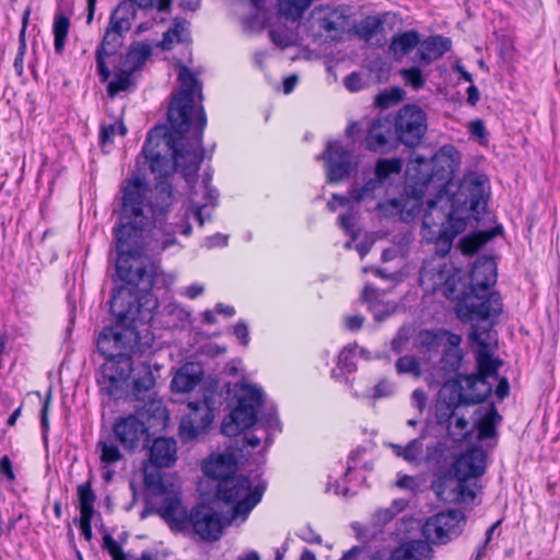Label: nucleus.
Listing matches in <instances>:
<instances>
[{
  "label": "nucleus",
  "mask_w": 560,
  "mask_h": 560,
  "mask_svg": "<svg viewBox=\"0 0 560 560\" xmlns=\"http://www.w3.org/2000/svg\"><path fill=\"white\" fill-rule=\"evenodd\" d=\"M135 83L133 74L124 68H120L114 79L107 85V93L110 97H115L118 93L127 91Z\"/></svg>",
  "instance_id": "obj_45"
},
{
  "label": "nucleus",
  "mask_w": 560,
  "mask_h": 560,
  "mask_svg": "<svg viewBox=\"0 0 560 560\" xmlns=\"http://www.w3.org/2000/svg\"><path fill=\"white\" fill-rule=\"evenodd\" d=\"M343 83L347 90L350 92H358L364 86L361 75L357 72H352L347 75L343 80Z\"/></svg>",
  "instance_id": "obj_60"
},
{
  "label": "nucleus",
  "mask_w": 560,
  "mask_h": 560,
  "mask_svg": "<svg viewBox=\"0 0 560 560\" xmlns=\"http://www.w3.org/2000/svg\"><path fill=\"white\" fill-rule=\"evenodd\" d=\"M177 459V443L171 438L155 439L150 447V462L155 467H171Z\"/></svg>",
  "instance_id": "obj_27"
},
{
  "label": "nucleus",
  "mask_w": 560,
  "mask_h": 560,
  "mask_svg": "<svg viewBox=\"0 0 560 560\" xmlns=\"http://www.w3.org/2000/svg\"><path fill=\"white\" fill-rule=\"evenodd\" d=\"M456 279L454 267L446 261L445 256L438 254V257L424 262L419 281L424 291L435 292L443 289L444 295L450 298L455 290Z\"/></svg>",
  "instance_id": "obj_12"
},
{
  "label": "nucleus",
  "mask_w": 560,
  "mask_h": 560,
  "mask_svg": "<svg viewBox=\"0 0 560 560\" xmlns=\"http://www.w3.org/2000/svg\"><path fill=\"white\" fill-rule=\"evenodd\" d=\"M409 174L406 172V195L401 196L402 200V211H401V221L409 222L411 221L420 211L421 199L422 197L432 190L428 185L420 186L421 191H412L413 189L409 187Z\"/></svg>",
  "instance_id": "obj_31"
},
{
  "label": "nucleus",
  "mask_w": 560,
  "mask_h": 560,
  "mask_svg": "<svg viewBox=\"0 0 560 560\" xmlns=\"http://www.w3.org/2000/svg\"><path fill=\"white\" fill-rule=\"evenodd\" d=\"M269 35L272 43L281 48L295 45L298 42L296 32L293 28L282 25L273 26L270 30Z\"/></svg>",
  "instance_id": "obj_47"
},
{
  "label": "nucleus",
  "mask_w": 560,
  "mask_h": 560,
  "mask_svg": "<svg viewBox=\"0 0 560 560\" xmlns=\"http://www.w3.org/2000/svg\"><path fill=\"white\" fill-rule=\"evenodd\" d=\"M28 15H30V11L27 10L23 16V27L21 30L20 38H19L20 46H19V50H18V54L15 56L14 63H13V67L19 75H22L23 71H24L23 60H24V55L26 51L25 28H26Z\"/></svg>",
  "instance_id": "obj_54"
},
{
  "label": "nucleus",
  "mask_w": 560,
  "mask_h": 560,
  "mask_svg": "<svg viewBox=\"0 0 560 560\" xmlns=\"http://www.w3.org/2000/svg\"><path fill=\"white\" fill-rule=\"evenodd\" d=\"M395 366L398 374H411L416 378L422 374L419 360L413 355L400 357Z\"/></svg>",
  "instance_id": "obj_50"
},
{
  "label": "nucleus",
  "mask_w": 560,
  "mask_h": 560,
  "mask_svg": "<svg viewBox=\"0 0 560 560\" xmlns=\"http://www.w3.org/2000/svg\"><path fill=\"white\" fill-rule=\"evenodd\" d=\"M104 547L112 556L113 560H156L150 551L142 552L141 557L126 556L118 542L109 535L104 537Z\"/></svg>",
  "instance_id": "obj_44"
},
{
  "label": "nucleus",
  "mask_w": 560,
  "mask_h": 560,
  "mask_svg": "<svg viewBox=\"0 0 560 560\" xmlns=\"http://www.w3.org/2000/svg\"><path fill=\"white\" fill-rule=\"evenodd\" d=\"M128 2L141 9L156 8L159 11L163 12L168 10L172 0H129Z\"/></svg>",
  "instance_id": "obj_58"
},
{
  "label": "nucleus",
  "mask_w": 560,
  "mask_h": 560,
  "mask_svg": "<svg viewBox=\"0 0 560 560\" xmlns=\"http://www.w3.org/2000/svg\"><path fill=\"white\" fill-rule=\"evenodd\" d=\"M462 361L463 351L459 346H448L443 352L439 368L432 372L431 378L428 382L438 384L450 378L451 375L459 370Z\"/></svg>",
  "instance_id": "obj_23"
},
{
  "label": "nucleus",
  "mask_w": 560,
  "mask_h": 560,
  "mask_svg": "<svg viewBox=\"0 0 560 560\" xmlns=\"http://www.w3.org/2000/svg\"><path fill=\"white\" fill-rule=\"evenodd\" d=\"M311 3L312 0H279L278 7L281 15L295 22L308 9Z\"/></svg>",
  "instance_id": "obj_42"
},
{
  "label": "nucleus",
  "mask_w": 560,
  "mask_h": 560,
  "mask_svg": "<svg viewBox=\"0 0 560 560\" xmlns=\"http://www.w3.org/2000/svg\"><path fill=\"white\" fill-rule=\"evenodd\" d=\"M135 18L136 8L133 7V4L128 1H122L110 14L107 28L125 36V34L130 30Z\"/></svg>",
  "instance_id": "obj_32"
},
{
  "label": "nucleus",
  "mask_w": 560,
  "mask_h": 560,
  "mask_svg": "<svg viewBox=\"0 0 560 560\" xmlns=\"http://www.w3.org/2000/svg\"><path fill=\"white\" fill-rule=\"evenodd\" d=\"M230 513L221 515L209 505H198L190 511V527L205 541H217L222 536L224 527L240 522H230Z\"/></svg>",
  "instance_id": "obj_14"
},
{
  "label": "nucleus",
  "mask_w": 560,
  "mask_h": 560,
  "mask_svg": "<svg viewBox=\"0 0 560 560\" xmlns=\"http://www.w3.org/2000/svg\"><path fill=\"white\" fill-rule=\"evenodd\" d=\"M363 323L364 317L359 314L348 315L345 317V326L347 329L351 331L359 330L362 327Z\"/></svg>",
  "instance_id": "obj_63"
},
{
  "label": "nucleus",
  "mask_w": 560,
  "mask_h": 560,
  "mask_svg": "<svg viewBox=\"0 0 560 560\" xmlns=\"http://www.w3.org/2000/svg\"><path fill=\"white\" fill-rule=\"evenodd\" d=\"M124 37L117 32L106 27L101 45L97 47L95 57L97 71L103 82L109 79L110 71L105 65V57L113 56L121 47Z\"/></svg>",
  "instance_id": "obj_22"
},
{
  "label": "nucleus",
  "mask_w": 560,
  "mask_h": 560,
  "mask_svg": "<svg viewBox=\"0 0 560 560\" xmlns=\"http://www.w3.org/2000/svg\"><path fill=\"white\" fill-rule=\"evenodd\" d=\"M135 215L132 206L128 203L118 232L116 261V272L124 285L116 290L110 300V312L117 318V325L105 328L97 339V349L105 360L118 358L119 353L130 355L139 339L137 324L150 322L158 307V301L151 293L155 267L150 259L136 257L130 245Z\"/></svg>",
  "instance_id": "obj_2"
},
{
  "label": "nucleus",
  "mask_w": 560,
  "mask_h": 560,
  "mask_svg": "<svg viewBox=\"0 0 560 560\" xmlns=\"http://www.w3.org/2000/svg\"><path fill=\"white\" fill-rule=\"evenodd\" d=\"M497 264L491 257H482L475 262L470 272L471 294L456 306V314L463 322L471 323L468 340L476 345L477 359L481 369L493 370L492 348L497 336L492 330L493 318L502 311L501 298L489 289L497 282Z\"/></svg>",
  "instance_id": "obj_4"
},
{
  "label": "nucleus",
  "mask_w": 560,
  "mask_h": 560,
  "mask_svg": "<svg viewBox=\"0 0 560 560\" xmlns=\"http://www.w3.org/2000/svg\"><path fill=\"white\" fill-rule=\"evenodd\" d=\"M419 343L428 351H435L443 343H447L448 346H460L462 337L444 329L436 331L424 330L419 334Z\"/></svg>",
  "instance_id": "obj_33"
},
{
  "label": "nucleus",
  "mask_w": 560,
  "mask_h": 560,
  "mask_svg": "<svg viewBox=\"0 0 560 560\" xmlns=\"http://www.w3.org/2000/svg\"><path fill=\"white\" fill-rule=\"evenodd\" d=\"M131 372V355L119 353L118 358L105 360L97 378L101 390L115 399L122 398L129 388Z\"/></svg>",
  "instance_id": "obj_10"
},
{
  "label": "nucleus",
  "mask_w": 560,
  "mask_h": 560,
  "mask_svg": "<svg viewBox=\"0 0 560 560\" xmlns=\"http://www.w3.org/2000/svg\"><path fill=\"white\" fill-rule=\"evenodd\" d=\"M466 517L457 510H447L429 517L422 528L427 540L436 545H445L458 537L464 530Z\"/></svg>",
  "instance_id": "obj_11"
},
{
  "label": "nucleus",
  "mask_w": 560,
  "mask_h": 560,
  "mask_svg": "<svg viewBox=\"0 0 560 560\" xmlns=\"http://www.w3.org/2000/svg\"><path fill=\"white\" fill-rule=\"evenodd\" d=\"M180 90L174 96L168 108L171 132L165 126H156L147 136L142 155L160 180L154 190L139 175L127 180L122 187V201L119 222L115 229L116 250L118 252V232L122 226V217L129 203L135 210V229L129 241L135 256L149 259L175 244L174 231L165 232L155 228L158 217L167 211L173 200L167 177L178 171L190 184L197 174L203 158L202 133L207 125L203 107H196L201 101V83L190 70L179 67Z\"/></svg>",
  "instance_id": "obj_1"
},
{
  "label": "nucleus",
  "mask_w": 560,
  "mask_h": 560,
  "mask_svg": "<svg viewBox=\"0 0 560 560\" xmlns=\"http://www.w3.org/2000/svg\"><path fill=\"white\" fill-rule=\"evenodd\" d=\"M408 505L404 499L394 500L388 508H381L375 511L372 522L375 526H384L389 523L397 514L401 513Z\"/></svg>",
  "instance_id": "obj_41"
},
{
  "label": "nucleus",
  "mask_w": 560,
  "mask_h": 560,
  "mask_svg": "<svg viewBox=\"0 0 560 560\" xmlns=\"http://www.w3.org/2000/svg\"><path fill=\"white\" fill-rule=\"evenodd\" d=\"M376 209L384 218H396L398 217L401 220V211H402V200L401 197L396 199H390L387 201L378 202L376 205Z\"/></svg>",
  "instance_id": "obj_53"
},
{
  "label": "nucleus",
  "mask_w": 560,
  "mask_h": 560,
  "mask_svg": "<svg viewBox=\"0 0 560 560\" xmlns=\"http://www.w3.org/2000/svg\"><path fill=\"white\" fill-rule=\"evenodd\" d=\"M97 450L100 452L101 462L105 465L115 464L122 458L117 445L110 441H100L97 443Z\"/></svg>",
  "instance_id": "obj_48"
},
{
  "label": "nucleus",
  "mask_w": 560,
  "mask_h": 560,
  "mask_svg": "<svg viewBox=\"0 0 560 560\" xmlns=\"http://www.w3.org/2000/svg\"><path fill=\"white\" fill-rule=\"evenodd\" d=\"M381 189H382V186L380 185L378 180L371 178L363 186H361L359 188H353L350 191L348 198L343 197V196H339V195H334L332 200H330L327 203V207L331 211H335L336 210L335 202L338 201V203L340 206H343V205L348 203L350 200L369 205L370 202L375 200V198L377 197V191Z\"/></svg>",
  "instance_id": "obj_29"
},
{
  "label": "nucleus",
  "mask_w": 560,
  "mask_h": 560,
  "mask_svg": "<svg viewBox=\"0 0 560 560\" xmlns=\"http://www.w3.org/2000/svg\"><path fill=\"white\" fill-rule=\"evenodd\" d=\"M486 464V453L481 447L467 450L454 463L455 478H444L433 483L435 494L447 503H472L476 498V482L470 480L485 474Z\"/></svg>",
  "instance_id": "obj_5"
},
{
  "label": "nucleus",
  "mask_w": 560,
  "mask_h": 560,
  "mask_svg": "<svg viewBox=\"0 0 560 560\" xmlns=\"http://www.w3.org/2000/svg\"><path fill=\"white\" fill-rule=\"evenodd\" d=\"M156 513L175 533H186L190 528V513L177 493H166Z\"/></svg>",
  "instance_id": "obj_17"
},
{
  "label": "nucleus",
  "mask_w": 560,
  "mask_h": 560,
  "mask_svg": "<svg viewBox=\"0 0 560 560\" xmlns=\"http://www.w3.org/2000/svg\"><path fill=\"white\" fill-rule=\"evenodd\" d=\"M188 40V23L186 21H175L174 26L164 34L161 47L164 50H168L174 43H185Z\"/></svg>",
  "instance_id": "obj_40"
},
{
  "label": "nucleus",
  "mask_w": 560,
  "mask_h": 560,
  "mask_svg": "<svg viewBox=\"0 0 560 560\" xmlns=\"http://www.w3.org/2000/svg\"><path fill=\"white\" fill-rule=\"evenodd\" d=\"M202 375V369L198 363H185L173 376L171 383L172 390L176 393H188L201 382Z\"/></svg>",
  "instance_id": "obj_25"
},
{
  "label": "nucleus",
  "mask_w": 560,
  "mask_h": 560,
  "mask_svg": "<svg viewBox=\"0 0 560 560\" xmlns=\"http://www.w3.org/2000/svg\"><path fill=\"white\" fill-rule=\"evenodd\" d=\"M78 495L80 500V528L84 538L89 541L92 539V517L94 515L95 494L89 483L78 486Z\"/></svg>",
  "instance_id": "obj_26"
},
{
  "label": "nucleus",
  "mask_w": 560,
  "mask_h": 560,
  "mask_svg": "<svg viewBox=\"0 0 560 560\" xmlns=\"http://www.w3.org/2000/svg\"><path fill=\"white\" fill-rule=\"evenodd\" d=\"M501 417L495 409L491 406L487 412L478 420L476 427L478 428V439L486 440L495 435V428L500 422Z\"/></svg>",
  "instance_id": "obj_39"
},
{
  "label": "nucleus",
  "mask_w": 560,
  "mask_h": 560,
  "mask_svg": "<svg viewBox=\"0 0 560 560\" xmlns=\"http://www.w3.org/2000/svg\"><path fill=\"white\" fill-rule=\"evenodd\" d=\"M217 498L230 508V522L244 523L250 511L260 502L265 486L244 476L224 478L215 485Z\"/></svg>",
  "instance_id": "obj_7"
},
{
  "label": "nucleus",
  "mask_w": 560,
  "mask_h": 560,
  "mask_svg": "<svg viewBox=\"0 0 560 560\" xmlns=\"http://www.w3.org/2000/svg\"><path fill=\"white\" fill-rule=\"evenodd\" d=\"M488 178L470 173L459 184L453 198L438 194L429 200L422 218L421 236L436 245V254L446 256L454 238L466 231L468 223L481 213L489 197Z\"/></svg>",
  "instance_id": "obj_3"
},
{
  "label": "nucleus",
  "mask_w": 560,
  "mask_h": 560,
  "mask_svg": "<svg viewBox=\"0 0 560 560\" xmlns=\"http://www.w3.org/2000/svg\"><path fill=\"white\" fill-rule=\"evenodd\" d=\"M312 26L326 32L331 38H336L345 32L349 25V15L345 9L329 5L318 7L312 12Z\"/></svg>",
  "instance_id": "obj_19"
},
{
  "label": "nucleus",
  "mask_w": 560,
  "mask_h": 560,
  "mask_svg": "<svg viewBox=\"0 0 560 560\" xmlns=\"http://www.w3.org/2000/svg\"><path fill=\"white\" fill-rule=\"evenodd\" d=\"M116 439L126 450H135L148 436V428L136 415L119 417L113 428Z\"/></svg>",
  "instance_id": "obj_18"
},
{
  "label": "nucleus",
  "mask_w": 560,
  "mask_h": 560,
  "mask_svg": "<svg viewBox=\"0 0 560 560\" xmlns=\"http://www.w3.org/2000/svg\"><path fill=\"white\" fill-rule=\"evenodd\" d=\"M158 468L153 465L144 467V486L153 493L163 491V480Z\"/></svg>",
  "instance_id": "obj_52"
},
{
  "label": "nucleus",
  "mask_w": 560,
  "mask_h": 560,
  "mask_svg": "<svg viewBox=\"0 0 560 560\" xmlns=\"http://www.w3.org/2000/svg\"><path fill=\"white\" fill-rule=\"evenodd\" d=\"M395 130L400 142L417 145L427 131V117L416 105L404 106L396 116Z\"/></svg>",
  "instance_id": "obj_15"
},
{
  "label": "nucleus",
  "mask_w": 560,
  "mask_h": 560,
  "mask_svg": "<svg viewBox=\"0 0 560 560\" xmlns=\"http://www.w3.org/2000/svg\"><path fill=\"white\" fill-rule=\"evenodd\" d=\"M70 27L69 18L61 11L57 12L54 18L52 32H54V46L58 54H61L65 48L66 39L68 37Z\"/></svg>",
  "instance_id": "obj_38"
},
{
  "label": "nucleus",
  "mask_w": 560,
  "mask_h": 560,
  "mask_svg": "<svg viewBox=\"0 0 560 560\" xmlns=\"http://www.w3.org/2000/svg\"><path fill=\"white\" fill-rule=\"evenodd\" d=\"M396 485L398 488L410 492H416L420 488L418 478L409 475H399Z\"/></svg>",
  "instance_id": "obj_59"
},
{
  "label": "nucleus",
  "mask_w": 560,
  "mask_h": 560,
  "mask_svg": "<svg viewBox=\"0 0 560 560\" xmlns=\"http://www.w3.org/2000/svg\"><path fill=\"white\" fill-rule=\"evenodd\" d=\"M434 550L428 540L415 539L397 547L392 560H432Z\"/></svg>",
  "instance_id": "obj_28"
},
{
  "label": "nucleus",
  "mask_w": 560,
  "mask_h": 560,
  "mask_svg": "<svg viewBox=\"0 0 560 560\" xmlns=\"http://www.w3.org/2000/svg\"><path fill=\"white\" fill-rule=\"evenodd\" d=\"M400 74L404 78L405 82L408 85H410L413 90L421 89L425 83V79L421 70L417 67L401 69Z\"/></svg>",
  "instance_id": "obj_56"
},
{
  "label": "nucleus",
  "mask_w": 560,
  "mask_h": 560,
  "mask_svg": "<svg viewBox=\"0 0 560 560\" xmlns=\"http://www.w3.org/2000/svg\"><path fill=\"white\" fill-rule=\"evenodd\" d=\"M238 387V405L222 423V433L235 436L250 428L257 420V409L262 402V392L256 385L241 383Z\"/></svg>",
  "instance_id": "obj_9"
},
{
  "label": "nucleus",
  "mask_w": 560,
  "mask_h": 560,
  "mask_svg": "<svg viewBox=\"0 0 560 560\" xmlns=\"http://www.w3.org/2000/svg\"><path fill=\"white\" fill-rule=\"evenodd\" d=\"M234 335L242 341L244 346L249 342L248 327L245 323L240 322L234 327Z\"/></svg>",
  "instance_id": "obj_64"
},
{
  "label": "nucleus",
  "mask_w": 560,
  "mask_h": 560,
  "mask_svg": "<svg viewBox=\"0 0 560 560\" xmlns=\"http://www.w3.org/2000/svg\"><path fill=\"white\" fill-rule=\"evenodd\" d=\"M401 171V163L399 160H380L375 167V178L382 186V180L386 179L390 174H398Z\"/></svg>",
  "instance_id": "obj_49"
},
{
  "label": "nucleus",
  "mask_w": 560,
  "mask_h": 560,
  "mask_svg": "<svg viewBox=\"0 0 560 560\" xmlns=\"http://www.w3.org/2000/svg\"><path fill=\"white\" fill-rule=\"evenodd\" d=\"M492 360L494 361L493 370L486 371L481 369L479 362H477L479 374H472L466 378V386L468 388L477 386L478 393H465L459 377L456 380H445L439 393L436 409L445 406L448 407V410H456L460 409L462 406L475 405L485 400L492 390V386L487 382V377L497 373L501 365V361L497 358L492 357ZM476 361H478L477 358Z\"/></svg>",
  "instance_id": "obj_8"
},
{
  "label": "nucleus",
  "mask_w": 560,
  "mask_h": 560,
  "mask_svg": "<svg viewBox=\"0 0 560 560\" xmlns=\"http://www.w3.org/2000/svg\"><path fill=\"white\" fill-rule=\"evenodd\" d=\"M151 54L152 49L149 44L137 43L129 48L122 60L121 68L133 74L144 65V62L150 58Z\"/></svg>",
  "instance_id": "obj_35"
},
{
  "label": "nucleus",
  "mask_w": 560,
  "mask_h": 560,
  "mask_svg": "<svg viewBox=\"0 0 560 560\" xmlns=\"http://www.w3.org/2000/svg\"><path fill=\"white\" fill-rule=\"evenodd\" d=\"M411 404L420 413H422L427 405L425 393L420 388L415 389L411 394Z\"/></svg>",
  "instance_id": "obj_61"
},
{
  "label": "nucleus",
  "mask_w": 560,
  "mask_h": 560,
  "mask_svg": "<svg viewBox=\"0 0 560 560\" xmlns=\"http://www.w3.org/2000/svg\"><path fill=\"white\" fill-rule=\"evenodd\" d=\"M419 43V36L416 32H406L395 37L389 46V49L395 56L402 57L409 52Z\"/></svg>",
  "instance_id": "obj_43"
},
{
  "label": "nucleus",
  "mask_w": 560,
  "mask_h": 560,
  "mask_svg": "<svg viewBox=\"0 0 560 560\" xmlns=\"http://www.w3.org/2000/svg\"><path fill=\"white\" fill-rule=\"evenodd\" d=\"M390 446L398 457H401L409 463L417 462L423 453V444L419 439L410 441L406 446L398 444H392Z\"/></svg>",
  "instance_id": "obj_46"
},
{
  "label": "nucleus",
  "mask_w": 560,
  "mask_h": 560,
  "mask_svg": "<svg viewBox=\"0 0 560 560\" xmlns=\"http://www.w3.org/2000/svg\"><path fill=\"white\" fill-rule=\"evenodd\" d=\"M498 232H499V229H493L491 231L476 232V233L469 234L460 240L459 248L463 254L472 255L480 247H482L488 241L493 238Z\"/></svg>",
  "instance_id": "obj_37"
},
{
  "label": "nucleus",
  "mask_w": 560,
  "mask_h": 560,
  "mask_svg": "<svg viewBox=\"0 0 560 560\" xmlns=\"http://www.w3.org/2000/svg\"><path fill=\"white\" fill-rule=\"evenodd\" d=\"M404 91L399 88H392L376 95L375 104L381 108H389L400 102Z\"/></svg>",
  "instance_id": "obj_51"
},
{
  "label": "nucleus",
  "mask_w": 560,
  "mask_h": 560,
  "mask_svg": "<svg viewBox=\"0 0 560 560\" xmlns=\"http://www.w3.org/2000/svg\"><path fill=\"white\" fill-rule=\"evenodd\" d=\"M236 469V460L232 454H215L210 456L205 465L203 472L206 476L215 480L217 483L224 478H231Z\"/></svg>",
  "instance_id": "obj_24"
},
{
  "label": "nucleus",
  "mask_w": 560,
  "mask_h": 560,
  "mask_svg": "<svg viewBox=\"0 0 560 560\" xmlns=\"http://www.w3.org/2000/svg\"><path fill=\"white\" fill-rule=\"evenodd\" d=\"M213 394H203L202 400L188 402V412L179 424V436L188 443L206 432L213 420Z\"/></svg>",
  "instance_id": "obj_13"
},
{
  "label": "nucleus",
  "mask_w": 560,
  "mask_h": 560,
  "mask_svg": "<svg viewBox=\"0 0 560 560\" xmlns=\"http://www.w3.org/2000/svg\"><path fill=\"white\" fill-rule=\"evenodd\" d=\"M392 121L387 118H377L371 122L365 137V145L369 150L383 151L392 136Z\"/></svg>",
  "instance_id": "obj_30"
},
{
  "label": "nucleus",
  "mask_w": 560,
  "mask_h": 560,
  "mask_svg": "<svg viewBox=\"0 0 560 560\" xmlns=\"http://www.w3.org/2000/svg\"><path fill=\"white\" fill-rule=\"evenodd\" d=\"M451 39L443 36H434L425 39L420 46L421 60L430 63L439 59L451 49Z\"/></svg>",
  "instance_id": "obj_34"
},
{
  "label": "nucleus",
  "mask_w": 560,
  "mask_h": 560,
  "mask_svg": "<svg viewBox=\"0 0 560 560\" xmlns=\"http://www.w3.org/2000/svg\"><path fill=\"white\" fill-rule=\"evenodd\" d=\"M459 164L460 154L453 145H443L430 160L417 155L407 166L409 187L421 191L419 185H428L432 191L442 194L441 188L451 180Z\"/></svg>",
  "instance_id": "obj_6"
},
{
  "label": "nucleus",
  "mask_w": 560,
  "mask_h": 560,
  "mask_svg": "<svg viewBox=\"0 0 560 560\" xmlns=\"http://www.w3.org/2000/svg\"><path fill=\"white\" fill-rule=\"evenodd\" d=\"M339 224L347 234H350L352 238L355 237L354 217L351 213L341 214L339 217Z\"/></svg>",
  "instance_id": "obj_62"
},
{
  "label": "nucleus",
  "mask_w": 560,
  "mask_h": 560,
  "mask_svg": "<svg viewBox=\"0 0 560 560\" xmlns=\"http://www.w3.org/2000/svg\"><path fill=\"white\" fill-rule=\"evenodd\" d=\"M395 384L386 378L381 380L373 388L374 399L385 398L394 395Z\"/></svg>",
  "instance_id": "obj_57"
},
{
  "label": "nucleus",
  "mask_w": 560,
  "mask_h": 560,
  "mask_svg": "<svg viewBox=\"0 0 560 560\" xmlns=\"http://www.w3.org/2000/svg\"><path fill=\"white\" fill-rule=\"evenodd\" d=\"M126 133H127V128L122 124V121H116L114 124L103 126L101 129L100 138L102 141V144L105 145L107 143L113 142L115 135L125 136Z\"/></svg>",
  "instance_id": "obj_55"
},
{
  "label": "nucleus",
  "mask_w": 560,
  "mask_h": 560,
  "mask_svg": "<svg viewBox=\"0 0 560 560\" xmlns=\"http://www.w3.org/2000/svg\"><path fill=\"white\" fill-rule=\"evenodd\" d=\"M325 161L329 183H337L348 177L352 170L353 156L350 150L338 141H328L325 151L318 156Z\"/></svg>",
  "instance_id": "obj_16"
},
{
  "label": "nucleus",
  "mask_w": 560,
  "mask_h": 560,
  "mask_svg": "<svg viewBox=\"0 0 560 560\" xmlns=\"http://www.w3.org/2000/svg\"><path fill=\"white\" fill-rule=\"evenodd\" d=\"M155 385V377L150 365L142 364L138 368L133 380V396L137 399H143V395L149 393Z\"/></svg>",
  "instance_id": "obj_36"
},
{
  "label": "nucleus",
  "mask_w": 560,
  "mask_h": 560,
  "mask_svg": "<svg viewBox=\"0 0 560 560\" xmlns=\"http://www.w3.org/2000/svg\"><path fill=\"white\" fill-rule=\"evenodd\" d=\"M218 196L217 189L210 186V178L208 177L203 179L202 185L198 189H192L190 197L192 215L200 225H203L206 220H210L211 210L208 208H213Z\"/></svg>",
  "instance_id": "obj_20"
},
{
  "label": "nucleus",
  "mask_w": 560,
  "mask_h": 560,
  "mask_svg": "<svg viewBox=\"0 0 560 560\" xmlns=\"http://www.w3.org/2000/svg\"><path fill=\"white\" fill-rule=\"evenodd\" d=\"M436 419L441 424L447 423L448 434L454 441H463L472 433L474 427L470 425L460 409L448 410V407H439Z\"/></svg>",
  "instance_id": "obj_21"
}]
</instances>
